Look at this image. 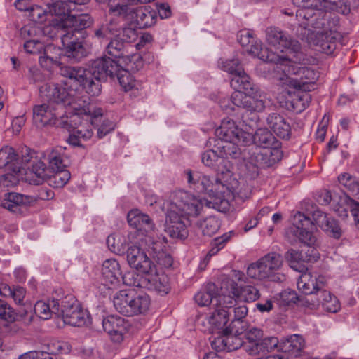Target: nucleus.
Returning <instances> with one entry per match:
<instances>
[{
	"label": "nucleus",
	"instance_id": "nucleus-47",
	"mask_svg": "<svg viewBox=\"0 0 359 359\" xmlns=\"http://www.w3.org/2000/svg\"><path fill=\"white\" fill-rule=\"evenodd\" d=\"M284 257L290 266L294 270L301 271L304 269V266L302 263L305 262V261L302 252L290 249L285 253Z\"/></svg>",
	"mask_w": 359,
	"mask_h": 359
},
{
	"label": "nucleus",
	"instance_id": "nucleus-40",
	"mask_svg": "<svg viewBox=\"0 0 359 359\" xmlns=\"http://www.w3.org/2000/svg\"><path fill=\"white\" fill-rule=\"evenodd\" d=\"M218 287L213 283H208L204 290L198 292L194 297L196 302L201 306H208L210 303H216Z\"/></svg>",
	"mask_w": 359,
	"mask_h": 359
},
{
	"label": "nucleus",
	"instance_id": "nucleus-15",
	"mask_svg": "<svg viewBox=\"0 0 359 359\" xmlns=\"http://www.w3.org/2000/svg\"><path fill=\"white\" fill-rule=\"evenodd\" d=\"M58 317H62L67 325L81 327L86 324L88 313L81 308L74 297L69 295L62 300Z\"/></svg>",
	"mask_w": 359,
	"mask_h": 359
},
{
	"label": "nucleus",
	"instance_id": "nucleus-56",
	"mask_svg": "<svg viewBox=\"0 0 359 359\" xmlns=\"http://www.w3.org/2000/svg\"><path fill=\"white\" fill-rule=\"evenodd\" d=\"M107 244L109 249L114 253L122 255L125 251V246L121 242L120 237L115 235H110L107 239Z\"/></svg>",
	"mask_w": 359,
	"mask_h": 359
},
{
	"label": "nucleus",
	"instance_id": "nucleus-11",
	"mask_svg": "<svg viewBox=\"0 0 359 359\" xmlns=\"http://www.w3.org/2000/svg\"><path fill=\"white\" fill-rule=\"evenodd\" d=\"M109 13L116 16L135 19L139 28L149 27L156 23L157 13L150 6H142L134 9L129 5L117 4L110 6Z\"/></svg>",
	"mask_w": 359,
	"mask_h": 359
},
{
	"label": "nucleus",
	"instance_id": "nucleus-5",
	"mask_svg": "<svg viewBox=\"0 0 359 359\" xmlns=\"http://www.w3.org/2000/svg\"><path fill=\"white\" fill-rule=\"evenodd\" d=\"M91 18L87 14L71 13L63 21L62 29H70L61 36V41L66 49L67 57L79 60L83 55V33L81 32L91 24Z\"/></svg>",
	"mask_w": 359,
	"mask_h": 359
},
{
	"label": "nucleus",
	"instance_id": "nucleus-24",
	"mask_svg": "<svg viewBox=\"0 0 359 359\" xmlns=\"http://www.w3.org/2000/svg\"><path fill=\"white\" fill-rule=\"evenodd\" d=\"M311 216L315 225L320 227L328 236L337 239L341 236L342 230L334 217L318 208L312 212Z\"/></svg>",
	"mask_w": 359,
	"mask_h": 359
},
{
	"label": "nucleus",
	"instance_id": "nucleus-29",
	"mask_svg": "<svg viewBox=\"0 0 359 359\" xmlns=\"http://www.w3.org/2000/svg\"><path fill=\"white\" fill-rule=\"evenodd\" d=\"M121 276L120 266L114 259H107L102 267V283L107 288L111 289L119 283Z\"/></svg>",
	"mask_w": 359,
	"mask_h": 359
},
{
	"label": "nucleus",
	"instance_id": "nucleus-54",
	"mask_svg": "<svg viewBox=\"0 0 359 359\" xmlns=\"http://www.w3.org/2000/svg\"><path fill=\"white\" fill-rule=\"evenodd\" d=\"M294 93V97L291 100L293 105H296L299 111L304 109L310 103L311 100V95L302 89Z\"/></svg>",
	"mask_w": 359,
	"mask_h": 359
},
{
	"label": "nucleus",
	"instance_id": "nucleus-49",
	"mask_svg": "<svg viewBox=\"0 0 359 359\" xmlns=\"http://www.w3.org/2000/svg\"><path fill=\"white\" fill-rule=\"evenodd\" d=\"M53 175L49 174L47 179L48 184L55 188L63 187L70 179V172L67 170L54 171Z\"/></svg>",
	"mask_w": 359,
	"mask_h": 359
},
{
	"label": "nucleus",
	"instance_id": "nucleus-6",
	"mask_svg": "<svg viewBox=\"0 0 359 359\" xmlns=\"http://www.w3.org/2000/svg\"><path fill=\"white\" fill-rule=\"evenodd\" d=\"M292 3L301 8L297 17L305 20L300 25L301 29L307 27L318 29L326 25L327 20L323 10L331 9L334 5L330 0H292Z\"/></svg>",
	"mask_w": 359,
	"mask_h": 359
},
{
	"label": "nucleus",
	"instance_id": "nucleus-41",
	"mask_svg": "<svg viewBox=\"0 0 359 359\" xmlns=\"http://www.w3.org/2000/svg\"><path fill=\"white\" fill-rule=\"evenodd\" d=\"M249 142H236V141H220L217 143V149L222 155L226 156V158H238L241 154V147Z\"/></svg>",
	"mask_w": 359,
	"mask_h": 359
},
{
	"label": "nucleus",
	"instance_id": "nucleus-3",
	"mask_svg": "<svg viewBox=\"0 0 359 359\" xmlns=\"http://www.w3.org/2000/svg\"><path fill=\"white\" fill-rule=\"evenodd\" d=\"M60 74L67 77L69 83H78L91 96L100 94V82L108 76L112 80L116 78L126 92L137 89L138 84L128 69H60Z\"/></svg>",
	"mask_w": 359,
	"mask_h": 359
},
{
	"label": "nucleus",
	"instance_id": "nucleus-33",
	"mask_svg": "<svg viewBox=\"0 0 359 359\" xmlns=\"http://www.w3.org/2000/svg\"><path fill=\"white\" fill-rule=\"evenodd\" d=\"M36 201L32 196L15 192L6 193L1 201V206L11 212H17L20 206L30 205Z\"/></svg>",
	"mask_w": 359,
	"mask_h": 359
},
{
	"label": "nucleus",
	"instance_id": "nucleus-20",
	"mask_svg": "<svg viewBox=\"0 0 359 359\" xmlns=\"http://www.w3.org/2000/svg\"><path fill=\"white\" fill-rule=\"evenodd\" d=\"M128 222L135 228L139 233L145 236V243H149V237L153 238L151 235L155 232V225L149 215L142 213L139 210H132L128 213Z\"/></svg>",
	"mask_w": 359,
	"mask_h": 359
},
{
	"label": "nucleus",
	"instance_id": "nucleus-50",
	"mask_svg": "<svg viewBox=\"0 0 359 359\" xmlns=\"http://www.w3.org/2000/svg\"><path fill=\"white\" fill-rule=\"evenodd\" d=\"M49 168L53 171L66 170V157L57 150H53L48 156Z\"/></svg>",
	"mask_w": 359,
	"mask_h": 359
},
{
	"label": "nucleus",
	"instance_id": "nucleus-22",
	"mask_svg": "<svg viewBox=\"0 0 359 359\" xmlns=\"http://www.w3.org/2000/svg\"><path fill=\"white\" fill-rule=\"evenodd\" d=\"M22 156L20 157L15 149L9 146L0 149V170L8 172L11 175L22 172Z\"/></svg>",
	"mask_w": 359,
	"mask_h": 359
},
{
	"label": "nucleus",
	"instance_id": "nucleus-13",
	"mask_svg": "<svg viewBox=\"0 0 359 359\" xmlns=\"http://www.w3.org/2000/svg\"><path fill=\"white\" fill-rule=\"evenodd\" d=\"M313 219L305 215L304 213L297 212L294 215L293 226L286 233L287 241L294 245L299 242L306 245H313L316 244V237L309 230V227H313Z\"/></svg>",
	"mask_w": 359,
	"mask_h": 359
},
{
	"label": "nucleus",
	"instance_id": "nucleus-27",
	"mask_svg": "<svg viewBox=\"0 0 359 359\" xmlns=\"http://www.w3.org/2000/svg\"><path fill=\"white\" fill-rule=\"evenodd\" d=\"M325 285L326 280L324 276L313 275L309 272L302 273L297 281L299 290L305 294L318 293Z\"/></svg>",
	"mask_w": 359,
	"mask_h": 359
},
{
	"label": "nucleus",
	"instance_id": "nucleus-32",
	"mask_svg": "<svg viewBox=\"0 0 359 359\" xmlns=\"http://www.w3.org/2000/svg\"><path fill=\"white\" fill-rule=\"evenodd\" d=\"M133 290H123L114 297V306L120 313L126 316H133Z\"/></svg>",
	"mask_w": 359,
	"mask_h": 359
},
{
	"label": "nucleus",
	"instance_id": "nucleus-48",
	"mask_svg": "<svg viewBox=\"0 0 359 359\" xmlns=\"http://www.w3.org/2000/svg\"><path fill=\"white\" fill-rule=\"evenodd\" d=\"M236 294L234 292L226 294L223 291L222 287L218 289V294L216 297V303L214 305L217 308L220 309H231L236 306Z\"/></svg>",
	"mask_w": 359,
	"mask_h": 359
},
{
	"label": "nucleus",
	"instance_id": "nucleus-61",
	"mask_svg": "<svg viewBox=\"0 0 359 359\" xmlns=\"http://www.w3.org/2000/svg\"><path fill=\"white\" fill-rule=\"evenodd\" d=\"M299 299L296 292L293 290H285L280 294L279 304L280 306H289Z\"/></svg>",
	"mask_w": 359,
	"mask_h": 359
},
{
	"label": "nucleus",
	"instance_id": "nucleus-2",
	"mask_svg": "<svg viewBox=\"0 0 359 359\" xmlns=\"http://www.w3.org/2000/svg\"><path fill=\"white\" fill-rule=\"evenodd\" d=\"M191 188L198 193H208L210 198L206 199L205 206L219 212L229 210L230 202L235 197L238 182L229 172L217 174L214 182L210 177L200 172H192L187 170L184 172Z\"/></svg>",
	"mask_w": 359,
	"mask_h": 359
},
{
	"label": "nucleus",
	"instance_id": "nucleus-42",
	"mask_svg": "<svg viewBox=\"0 0 359 359\" xmlns=\"http://www.w3.org/2000/svg\"><path fill=\"white\" fill-rule=\"evenodd\" d=\"M317 302L321 304L325 310L335 313L339 309V302L337 298L324 288L317 293Z\"/></svg>",
	"mask_w": 359,
	"mask_h": 359
},
{
	"label": "nucleus",
	"instance_id": "nucleus-57",
	"mask_svg": "<svg viewBox=\"0 0 359 359\" xmlns=\"http://www.w3.org/2000/svg\"><path fill=\"white\" fill-rule=\"evenodd\" d=\"M5 320H18V316L7 303L0 300V322Z\"/></svg>",
	"mask_w": 359,
	"mask_h": 359
},
{
	"label": "nucleus",
	"instance_id": "nucleus-19",
	"mask_svg": "<svg viewBox=\"0 0 359 359\" xmlns=\"http://www.w3.org/2000/svg\"><path fill=\"white\" fill-rule=\"evenodd\" d=\"M245 50L253 57L275 65L287 66L291 61L287 56L280 55L268 48L263 50L262 41L256 37L250 42V46L245 48Z\"/></svg>",
	"mask_w": 359,
	"mask_h": 359
},
{
	"label": "nucleus",
	"instance_id": "nucleus-17",
	"mask_svg": "<svg viewBox=\"0 0 359 359\" xmlns=\"http://www.w3.org/2000/svg\"><path fill=\"white\" fill-rule=\"evenodd\" d=\"M22 171L24 165L30 164L28 168L30 170L31 182L34 184H41L47 180L49 177V170L41 159L34 156V153L29 149H25L22 154Z\"/></svg>",
	"mask_w": 359,
	"mask_h": 359
},
{
	"label": "nucleus",
	"instance_id": "nucleus-30",
	"mask_svg": "<svg viewBox=\"0 0 359 359\" xmlns=\"http://www.w3.org/2000/svg\"><path fill=\"white\" fill-rule=\"evenodd\" d=\"M201 160L205 165L217 169L218 174H225L228 172L233 173L231 162L224 156H219L214 150L210 149L205 151L202 154Z\"/></svg>",
	"mask_w": 359,
	"mask_h": 359
},
{
	"label": "nucleus",
	"instance_id": "nucleus-28",
	"mask_svg": "<svg viewBox=\"0 0 359 359\" xmlns=\"http://www.w3.org/2000/svg\"><path fill=\"white\" fill-rule=\"evenodd\" d=\"M48 11L52 15L55 16L57 27L61 28L63 21L75 11V5L69 0H52L48 5Z\"/></svg>",
	"mask_w": 359,
	"mask_h": 359
},
{
	"label": "nucleus",
	"instance_id": "nucleus-63",
	"mask_svg": "<svg viewBox=\"0 0 359 359\" xmlns=\"http://www.w3.org/2000/svg\"><path fill=\"white\" fill-rule=\"evenodd\" d=\"M25 51L30 54H39L44 50V45L39 41L29 40L24 44Z\"/></svg>",
	"mask_w": 359,
	"mask_h": 359
},
{
	"label": "nucleus",
	"instance_id": "nucleus-59",
	"mask_svg": "<svg viewBox=\"0 0 359 359\" xmlns=\"http://www.w3.org/2000/svg\"><path fill=\"white\" fill-rule=\"evenodd\" d=\"M219 335L211 340V346L217 351H227L226 331H221Z\"/></svg>",
	"mask_w": 359,
	"mask_h": 359
},
{
	"label": "nucleus",
	"instance_id": "nucleus-52",
	"mask_svg": "<svg viewBox=\"0 0 359 359\" xmlns=\"http://www.w3.org/2000/svg\"><path fill=\"white\" fill-rule=\"evenodd\" d=\"M200 228L204 236H212L219 229V224L215 217H209L200 222Z\"/></svg>",
	"mask_w": 359,
	"mask_h": 359
},
{
	"label": "nucleus",
	"instance_id": "nucleus-43",
	"mask_svg": "<svg viewBox=\"0 0 359 359\" xmlns=\"http://www.w3.org/2000/svg\"><path fill=\"white\" fill-rule=\"evenodd\" d=\"M253 139L255 142L259 145L258 148L273 147L276 144H279L273 135L265 128L257 129Z\"/></svg>",
	"mask_w": 359,
	"mask_h": 359
},
{
	"label": "nucleus",
	"instance_id": "nucleus-62",
	"mask_svg": "<svg viewBox=\"0 0 359 359\" xmlns=\"http://www.w3.org/2000/svg\"><path fill=\"white\" fill-rule=\"evenodd\" d=\"M30 75L34 82H42L50 79V69H30Z\"/></svg>",
	"mask_w": 359,
	"mask_h": 359
},
{
	"label": "nucleus",
	"instance_id": "nucleus-46",
	"mask_svg": "<svg viewBox=\"0 0 359 359\" xmlns=\"http://www.w3.org/2000/svg\"><path fill=\"white\" fill-rule=\"evenodd\" d=\"M150 306V298L146 294H137L134 291L133 295V316L142 314L147 312Z\"/></svg>",
	"mask_w": 359,
	"mask_h": 359
},
{
	"label": "nucleus",
	"instance_id": "nucleus-9",
	"mask_svg": "<svg viewBox=\"0 0 359 359\" xmlns=\"http://www.w3.org/2000/svg\"><path fill=\"white\" fill-rule=\"evenodd\" d=\"M271 76L279 81L283 85H288L296 89L311 91L316 88V81L319 73L315 69H287L288 74L294 75L291 77L281 69H272Z\"/></svg>",
	"mask_w": 359,
	"mask_h": 359
},
{
	"label": "nucleus",
	"instance_id": "nucleus-21",
	"mask_svg": "<svg viewBox=\"0 0 359 359\" xmlns=\"http://www.w3.org/2000/svg\"><path fill=\"white\" fill-rule=\"evenodd\" d=\"M127 260L130 266L141 273H151L155 271V264L144 250L132 245L127 250Z\"/></svg>",
	"mask_w": 359,
	"mask_h": 359
},
{
	"label": "nucleus",
	"instance_id": "nucleus-10",
	"mask_svg": "<svg viewBox=\"0 0 359 359\" xmlns=\"http://www.w3.org/2000/svg\"><path fill=\"white\" fill-rule=\"evenodd\" d=\"M283 265L282 255L276 252H271L255 262L250 264L247 268L246 273L249 278L252 279L271 280L282 269Z\"/></svg>",
	"mask_w": 359,
	"mask_h": 359
},
{
	"label": "nucleus",
	"instance_id": "nucleus-4",
	"mask_svg": "<svg viewBox=\"0 0 359 359\" xmlns=\"http://www.w3.org/2000/svg\"><path fill=\"white\" fill-rule=\"evenodd\" d=\"M231 75V85L234 88L242 89L246 93L241 90L234 92L231 95L232 103L238 107L245 109L246 111L243 114V122L256 123L259 119L257 113L262 112L265 109L264 94L255 88L250 78L245 72L244 69H229Z\"/></svg>",
	"mask_w": 359,
	"mask_h": 359
},
{
	"label": "nucleus",
	"instance_id": "nucleus-55",
	"mask_svg": "<svg viewBox=\"0 0 359 359\" xmlns=\"http://www.w3.org/2000/svg\"><path fill=\"white\" fill-rule=\"evenodd\" d=\"M17 320H5L0 322V335L13 336L20 331V327Z\"/></svg>",
	"mask_w": 359,
	"mask_h": 359
},
{
	"label": "nucleus",
	"instance_id": "nucleus-23",
	"mask_svg": "<svg viewBox=\"0 0 359 359\" xmlns=\"http://www.w3.org/2000/svg\"><path fill=\"white\" fill-rule=\"evenodd\" d=\"M166 222V230L171 237L184 239L188 236L187 225L189 224V221L187 217L169 208Z\"/></svg>",
	"mask_w": 359,
	"mask_h": 359
},
{
	"label": "nucleus",
	"instance_id": "nucleus-18",
	"mask_svg": "<svg viewBox=\"0 0 359 359\" xmlns=\"http://www.w3.org/2000/svg\"><path fill=\"white\" fill-rule=\"evenodd\" d=\"M283 152L278 144L273 147L256 148L250 157V163L257 168H269L281 160Z\"/></svg>",
	"mask_w": 359,
	"mask_h": 359
},
{
	"label": "nucleus",
	"instance_id": "nucleus-64",
	"mask_svg": "<svg viewBox=\"0 0 359 359\" xmlns=\"http://www.w3.org/2000/svg\"><path fill=\"white\" fill-rule=\"evenodd\" d=\"M254 38L252 32L250 30H241L238 34V41L245 48L250 46V42L253 41Z\"/></svg>",
	"mask_w": 359,
	"mask_h": 359
},
{
	"label": "nucleus",
	"instance_id": "nucleus-1",
	"mask_svg": "<svg viewBox=\"0 0 359 359\" xmlns=\"http://www.w3.org/2000/svg\"><path fill=\"white\" fill-rule=\"evenodd\" d=\"M63 81L64 86L57 84L46 83L39 88L41 97L46 98L48 104L36 105L33 108V120L39 127L54 126L69 130L72 124H69L68 116H65L64 107L69 106L72 109H78L76 106L78 91L76 89H67V86L78 83L72 81L69 79Z\"/></svg>",
	"mask_w": 359,
	"mask_h": 359
},
{
	"label": "nucleus",
	"instance_id": "nucleus-31",
	"mask_svg": "<svg viewBox=\"0 0 359 359\" xmlns=\"http://www.w3.org/2000/svg\"><path fill=\"white\" fill-rule=\"evenodd\" d=\"M144 275L146 276L144 278V287L162 294H167L169 292L170 285L167 275L157 272L156 266L154 272Z\"/></svg>",
	"mask_w": 359,
	"mask_h": 359
},
{
	"label": "nucleus",
	"instance_id": "nucleus-37",
	"mask_svg": "<svg viewBox=\"0 0 359 359\" xmlns=\"http://www.w3.org/2000/svg\"><path fill=\"white\" fill-rule=\"evenodd\" d=\"M305 346L304 339L299 334H293L283 340L279 345L280 349L291 356L299 355Z\"/></svg>",
	"mask_w": 359,
	"mask_h": 359
},
{
	"label": "nucleus",
	"instance_id": "nucleus-39",
	"mask_svg": "<svg viewBox=\"0 0 359 359\" xmlns=\"http://www.w3.org/2000/svg\"><path fill=\"white\" fill-rule=\"evenodd\" d=\"M334 210L338 216L342 218L347 217L348 212H351L355 221L359 224V204L354 203L350 198L344 197L340 198L338 207Z\"/></svg>",
	"mask_w": 359,
	"mask_h": 359
},
{
	"label": "nucleus",
	"instance_id": "nucleus-8",
	"mask_svg": "<svg viewBox=\"0 0 359 359\" xmlns=\"http://www.w3.org/2000/svg\"><path fill=\"white\" fill-rule=\"evenodd\" d=\"M324 25L321 28L307 27L302 29L299 34L302 40H306L311 47L316 50L330 55L337 48V43L341 40V35L335 30H327Z\"/></svg>",
	"mask_w": 359,
	"mask_h": 359
},
{
	"label": "nucleus",
	"instance_id": "nucleus-26",
	"mask_svg": "<svg viewBox=\"0 0 359 359\" xmlns=\"http://www.w3.org/2000/svg\"><path fill=\"white\" fill-rule=\"evenodd\" d=\"M128 326V322L118 316H108L102 320L104 330L115 342H121L123 339Z\"/></svg>",
	"mask_w": 359,
	"mask_h": 359
},
{
	"label": "nucleus",
	"instance_id": "nucleus-45",
	"mask_svg": "<svg viewBox=\"0 0 359 359\" xmlns=\"http://www.w3.org/2000/svg\"><path fill=\"white\" fill-rule=\"evenodd\" d=\"M280 345L279 341L276 337H268L261 340L259 344H254L250 348V355H257L260 353L269 352L278 348Z\"/></svg>",
	"mask_w": 359,
	"mask_h": 359
},
{
	"label": "nucleus",
	"instance_id": "nucleus-60",
	"mask_svg": "<svg viewBox=\"0 0 359 359\" xmlns=\"http://www.w3.org/2000/svg\"><path fill=\"white\" fill-rule=\"evenodd\" d=\"M229 329L226 331V346L227 352L238 349L243 345L242 339L237 335L230 333Z\"/></svg>",
	"mask_w": 359,
	"mask_h": 359
},
{
	"label": "nucleus",
	"instance_id": "nucleus-16",
	"mask_svg": "<svg viewBox=\"0 0 359 359\" xmlns=\"http://www.w3.org/2000/svg\"><path fill=\"white\" fill-rule=\"evenodd\" d=\"M215 134L220 141H236V142H250L252 135L238 128L234 121L226 118L222 121L221 125L215 130Z\"/></svg>",
	"mask_w": 359,
	"mask_h": 359
},
{
	"label": "nucleus",
	"instance_id": "nucleus-58",
	"mask_svg": "<svg viewBox=\"0 0 359 359\" xmlns=\"http://www.w3.org/2000/svg\"><path fill=\"white\" fill-rule=\"evenodd\" d=\"M125 285L133 287H144V278L140 280L139 276L135 272H128L122 276Z\"/></svg>",
	"mask_w": 359,
	"mask_h": 359
},
{
	"label": "nucleus",
	"instance_id": "nucleus-7",
	"mask_svg": "<svg viewBox=\"0 0 359 359\" xmlns=\"http://www.w3.org/2000/svg\"><path fill=\"white\" fill-rule=\"evenodd\" d=\"M266 40L269 45L273 46L276 50L283 52L284 50H289L291 53H294V57L290 58L291 61L288 66H291V63H301L304 65H319L318 60L316 58H302L303 54L301 51L302 47L299 42L297 40L291 39L289 34L282 31L276 27H269L266 29Z\"/></svg>",
	"mask_w": 359,
	"mask_h": 359
},
{
	"label": "nucleus",
	"instance_id": "nucleus-25",
	"mask_svg": "<svg viewBox=\"0 0 359 359\" xmlns=\"http://www.w3.org/2000/svg\"><path fill=\"white\" fill-rule=\"evenodd\" d=\"M123 42L118 37L111 39L107 46V53L109 56L104 55L97 58L94 60L92 67H121L118 65L117 58L123 48Z\"/></svg>",
	"mask_w": 359,
	"mask_h": 359
},
{
	"label": "nucleus",
	"instance_id": "nucleus-38",
	"mask_svg": "<svg viewBox=\"0 0 359 359\" xmlns=\"http://www.w3.org/2000/svg\"><path fill=\"white\" fill-rule=\"evenodd\" d=\"M35 313L44 320L49 319L52 314L57 316L60 313V304L57 299H53L48 300V302L43 301H38L34 308Z\"/></svg>",
	"mask_w": 359,
	"mask_h": 359
},
{
	"label": "nucleus",
	"instance_id": "nucleus-44",
	"mask_svg": "<svg viewBox=\"0 0 359 359\" xmlns=\"http://www.w3.org/2000/svg\"><path fill=\"white\" fill-rule=\"evenodd\" d=\"M339 184L346 188L353 196L359 199V180L348 172H344L338 176Z\"/></svg>",
	"mask_w": 359,
	"mask_h": 359
},
{
	"label": "nucleus",
	"instance_id": "nucleus-34",
	"mask_svg": "<svg viewBox=\"0 0 359 359\" xmlns=\"http://www.w3.org/2000/svg\"><path fill=\"white\" fill-rule=\"evenodd\" d=\"M148 250L153 254V257L160 266L170 268L172 266L173 259L167 252L163 250L164 243L159 240L149 237Z\"/></svg>",
	"mask_w": 359,
	"mask_h": 359
},
{
	"label": "nucleus",
	"instance_id": "nucleus-36",
	"mask_svg": "<svg viewBox=\"0 0 359 359\" xmlns=\"http://www.w3.org/2000/svg\"><path fill=\"white\" fill-rule=\"evenodd\" d=\"M269 127L279 137L287 139L290 136L291 128L285 118L276 113L269 114L266 118Z\"/></svg>",
	"mask_w": 359,
	"mask_h": 359
},
{
	"label": "nucleus",
	"instance_id": "nucleus-14",
	"mask_svg": "<svg viewBox=\"0 0 359 359\" xmlns=\"http://www.w3.org/2000/svg\"><path fill=\"white\" fill-rule=\"evenodd\" d=\"M205 201L187 191H180L175 194L169 208L187 218L189 216L196 217L205 206Z\"/></svg>",
	"mask_w": 359,
	"mask_h": 359
},
{
	"label": "nucleus",
	"instance_id": "nucleus-53",
	"mask_svg": "<svg viewBox=\"0 0 359 359\" xmlns=\"http://www.w3.org/2000/svg\"><path fill=\"white\" fill-rule=\"evenodd\" d=\"M263 336L262 331L260 329L252 327L250 328L245 334L248 343L243 345L246 352L250 354V348L254 346V344H259Z\"/></svg>",
	"mask_w": 359,
	"mask_h": 359
},
{
	"label": "nucleus",
	"instance_id": "nucleus-35",
	"mask_svg": "<svg viewBox=\"0 0 359 359\" xmlns=\"http://www.w3.org/2000/svg\"><path fill=\"white\" fill-rule=\"evenodd\" d=\"M230 314V311L224 309L216 307L208 318L210 331L212 333H220L221 331H227L229 328L226 327V324Z\"/></svg>",
	"mask_w": 359,
	"mask_h": 359
},
{
	"label": "nucleus",
	"instance_id": "nucleus-51",
	"mask_svg": "<svg viewBox=\"0 0 359 359\" xmlns=\"http://www.w3.org/2000/svg\"><path fill=\"white\" fill-rule=\"evenodd\" d=\"M238 296L245 302H252L260 297L259 290L255 285H247L241 286Z\"/></svg>",
	"mask_w": 359,
	"mask_h": 359
},
{
	"label": "nucleus",
	"instance_id": "nucleus-12",
	"mask_svg": "<svg viewBox=\"0 0 359 359\" xmlns=\"http://www.w3.org/2000/svg\"><path fill=\"white\" fill-rule=\"evenodd\" d=\"M85 102V100H83L77 95L76 106L78 109H73L75 113L72 114L69 118L70 120L69 121V124H72V128L69 131L72 132V130H74L78 136L84 140H88L93 135L92 129L89 128V126L86 127L82 124L80 121V116L84 115L86 117L85 119V124L88 125V122L89 121L93 123V118H98L102 116V109L100 108H91L90 107L82 105V103L84 104Z\"/></svg>",
	"mask_w": 359,
	"mask_h": 359
}]
</instances>
